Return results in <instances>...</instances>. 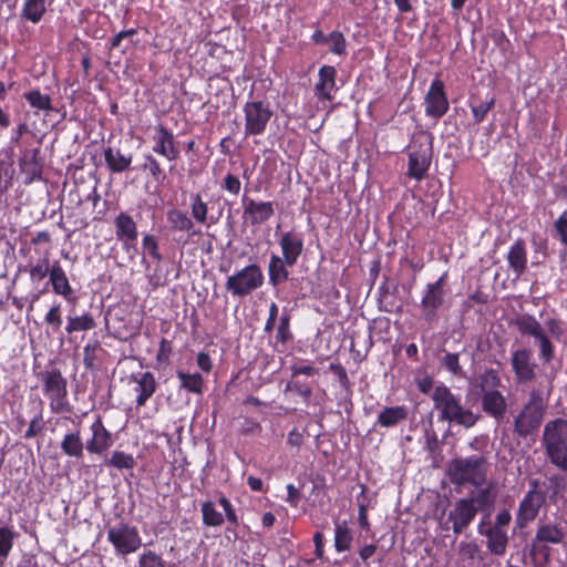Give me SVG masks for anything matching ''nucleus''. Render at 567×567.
Segmentation results:
<instances>
[{
	"instance_id": "1",
	"label": "nucleus",
	"mask_w": 567,
	"mask_h": 567,
	"mask_svg": "<svg viewBox=\"0 0 567 567\" xmlns=\"http://www.w3.org/2000/svg\"><path fill=\"white\" fill-rule=\"evenodd\" d=\"M434 409L439 411L440 419L449 422H456L465 427L473 426L477 416L470 410L462 408L458 400L445 385H439L432 394Z\"/></svg>"
},
{
	"instance_id": "2",
	"label": "nucleus",
	"mask_w": 567,
	"mask_h": 567,
	"mask_svg": "<svg viewBox=\"0 0 567 567\" xmlns=\"http://www.w3.org/2000/svg\"><path fill=\"white\" fill-rule=\"evenodd\" d=\"M544 443L547 455L554 464L567 467V421L556 419L548 422L544 429Z\"/></svg>"
},
{
	"instance_id": "3",
	"label": "nucleus",
	"mask_w": 567,
	"mask_h": 567,
	"mask_svg": "<svg viewBox=\"0 0 567 567\" xmlns=\"http://www.w3.org/2000/svg\"><path fill=\"white\" fill-rule=\"evenodd\" d=\"M264 284V274L259 266L248 265L229 276L225 287L234 297H245Z\"/></svg>"
},
{
	"instance_id": "4",
	"label": "nucleus",
	"mask_w": 567,
	"mask_h": 567,
	"mask_svg": "<svg viewBox=\"0 0 567 567\" xmlns=\"http://www.w3.org/2000/svg\"><path fill=\"white\" fill-rule=\"evenodd\" d=\"M449 474L453 482H471L480 485L485 476V462L480 457L455 460L450 464Z\"/></svg>"
},
{
	"instance_id": "5",
	"label": "nucleus",
	"mask_w": 567,
	"mask_h": 567,
	"mask_svg": "<svg viewBox=\"0 0 567 567\" xmlns=\"http://www.w3.org/2000/svg\"><path fill=\"white\" fill-rule=\"evenodd\" d=\"M107 539L118 555L135 553L142 546V538L135 526L117 524L107 530Z\"/></svg>"
},
{
	"instance_id": "6",
	"label": "nucleus",
	"mask_w": 567,
	"mask_h": 567,
	"mask_svg": "<svg viewBox=\"0 0 567 567\" xmlns=\"http://www.w3.org/2000/svg\"><path fill=\"white\" fill-rule=\"evenodd\" d=\"M483 501L478 497L462 498L457 501L449 514V520L452 522L453 530L460 534L473 520Z\"/></svg>"
},
{
	"instance_id": "7",
	"label": "nucleus",
	"mask_w": 567,
	"mask_h": 567,
	"mask_svg": "<svg viewBox=\"0 0 567 567\" xmlns=\"http://www.w3.org/2000/svg\"><path fill=\"white\" fill-rule=\"evenodd\" d=\"M543 400L533 394L529 402L525 405L515 421V429L520 435H527L535 431L543 419Z\"/></svg>"
},
{
	"instance_id": "8",
	"label": "nucleus",
	"mask_w": 567,
	"mask_h": 567,
	"mask_svg": "<svg viewBox=\"0 0 567 567\" xmlns=\"http://www.w3.org/2000/svg\"><path fill=\"white\" fill-rule=\"evenodd\" d=\"M246 134H261L271 117V111L261 102H248L245 105Z\"/></svg>"
},
{
	"instance_id": "9",
	"label": "nucleus",
	"mask_w": 567,
	"mask_h": 567,
	"mask_svg": "<svg viewBox=\"0 0 567 567\" xmlns=\"http://www.w3.org/2000/svg\"><path fill=\"white\" fill-rule=\"evenodd\" d=\"M425 114L435 120L442 117L449 110V101L444 93V84L441 80H434L426 93Z\"/></svg>"
},
{
	"instance_id": "10",
	"label": "nucleus",
	"mask_w": 567,
	"mask_h": 567,
	"mask_svg": "<svg viewBox=\"0 0 567 567\" xmlns=\"http://www.w3.org/2000/svg\"><path fill=\"white\" fill-rule=\"evenodd\" d=\"M154 146L153 151L168 161H175L179 151L175 146L173 134L162 125H157L154 128Z\"/></svg>"
},
{
	"instance_id": "11",
	"label": "nucleus",
	"mask_w": 567,
	"mask_h": 567,
	"mask_svg": "<svg viewBox=\"0 0 567 567\" xmlns=\"http://www.w3.org/2000/svg\"><path fill=\"white\" fill-rule=\"evenodd\" d=\"M274 214L275 208L271 202L248 199L244 203V218L254 226L266 223Z\"/></svg>"
},
{
	"instance_id": "12",
	"label": "nucleus",
	"mask_w": 567,
	"mask_h": 567,
	"mask_svg": "<svg viewBox=\"0 0 567 567\" xmlns=\"http://www.w3.org/2000/svg\"><path fill=\"white\" fill-rule=\"evenodd\" d=\"M337 71L333 66L323 65L319 69L318 81L315 85V94L319 100L331 101L337 92Z\"/></svg>"
},
{
	"instance_id": "13",
	"label": "nucleus",
	"mask_w": 567,
	"mask_h": 567,
	"mask_svg": "<svg viewBox=\"0 0 567 567\" xmlns=\"http://www.w3.org/2000/svg\"><path fill=\"white\" fill-rule=\"evenodd\" d=\"M279 246L282 251V258L287 266L296 264L297 259L302 252L303 241L300 235L287 231L284 233L279 238Z\"/></svg>"
},
{
	"instance_id": "14",
	"label": "nucleus",
	"mask_w": 567,
	"mask_h": 567,
	"mask_svg": "<svg viewBox=\"0 0 567 567\" xmlns=\"http://www.w3.org/2000/svg\"><path fill=\"white\" fill-rule=\"evenodd\" d=\"M116 238L128 249L137 239L136 223L125 213L118 214L114 219Z\"/></svg>"
},
{
	"instance_id": "15",
	"label": "nucleus",
	"mask_w": 567,
	"mask_h": 567,
	"mask_svg": "<svg viewBox=\"0 0 567 567\" xmlns=\"http://www.w3.org/2000/svg\"><path fill=\"white\" fill-rule=\"evenodd\" d=\"M130 380L135 384L134 391L137 393L136 404L143 406L156 390V380L151 372L132 374Z\"/></svg>"
},
{
	"instance_id": "16",
	"label": "nucleus",
	"mask_w": 567,
	"mask_h": 567,
	"mask_svg": "<svg viewBox=\"0 0 567 567\" xmlns=\"http://www.w3.org/2000/svg\"><path fill=\"white\" fill-rule=\"evenodd\" d=\"M92 437L86 442V450L90 453L101 454L113 443L111 433L104 427L100 417L91 425Z\"/></svg>"
},
{
	"instance_id": "17",
	"label": "nucleus",
	"mask_w": 567,
	"mask_h": 567,
	"mask_svg": "<svg viewBox=\"0 0 567 567\" xmlns=\"http://www.w3.org/2000/svg\"><path fill=\"white\" fill-rule=\"evenodd\" d=\"M544 503V496L540 492L533 489L527 493L519 505L518 523L524 525L533 520Z\"/></svg>"
},
{
	"instance_id": "18",
	"label": "nucleus",
	"mask_w": 567,
	"mask_h": 567,
	"mask_svg": "<svg viewBox=\"0 0 567 567\" xmlns=\"http://www.w3.org/2000/svg\"><path fill=\"white\" fill-rule=\"evenodd\" d=\"M512 365L519 381H530L534 378L532 353L527 350H518L513 353Z\"/></svg>"
},
{
	"instance_id": "19",
	"label": "nucleus",
	"mask_w": 567,
	"mask_h": 567,
	"mask_svg": "<svg viewBox=\"0 0 567 567\" xmlns=\"http://www.w3.org/2000/svg\"><path fill=\"white\" fill-rule=\"evenodd\" d=\"M443 284L444 277H441L434 284L427 286L426 293L422 299V306L430 313H433L442 305L444 297Z\"/></svg>"
},
{
	"instance_id": "20",
	"label": "nucleus",
	"mask_w": 567,
	"mask_h": 567,
	"mask_svg": "<svg viewBox=\"0 0 567 567\" xmlns=\"http://www.w3.org/2000/svg\"><path fill=\"white\" fill-rule=\"evenodd\" d=\"M431 158L426 151L412 152L409 156V176L421 179L430 167Z\"/></svg>"
},
{
	"instance_id": "21",
	"label": "nucleus",
	"mask_w": 567,
	"mask_h": 567,
	"mask_svg": "<svg viewBox=\"0 0 567 567\" xmlns=\"http://www.w3.org/2000/svg\"><path fill=\"white\" fill-rule=\"evenodd\" d=\"M50 282L52 284L53 291L56 295L63 296L65 299H70L72 295V287L65 271L59 264L53 265L50 269Z\"/></svg>"
},
{
	"instance_id": "22",
	"label": "nucleus",
	"mask_w": 567,
	"mask_h": 567,
	"mask_svg": "<svg viewBox=\"0 0 567 567\" xmlns=\"http://www.w3.org/2000/svg\"><path fill=\"white\" fill-rule=\"evenodd\" d=\"M507 262L509 268L516 274V276H520L527 264V254L524 247V244L518 240L516 241L508 250L507 254Z\"/></svg>"
},
{
	"instance_id": "23",
	"label": "nucleus",
	"mask_w": 567,
	"mask_h": 567,
	"mask_svg": "<svg viewBox=\"0 0 567 567\" xmlns=\"http://www.w3.org/2000/svg\"><path fill=\"white\" fill-rule=\"evenodd\" d=\"M483 409L492 416L499 419L504 415L506 402L498 391H488L483 396Z\"/></svg>"
},
{
	"instance_id": "24",
	"label": "nucleus",
	"mask_w": 567,
	"mask_h": 567,
	"mask_svg": "<svg viewBox=\"0 0 567 567\" xmlns=\"http://www.w3.org/2000/svg\"><path fill=\"white\" fill-rule=\"evenodd\" d=\"M45 392L52 400V404L61 403V400L66 394V385L64 379L59 373H50L45 380Z\"/></svg>"
},
{
	"instance_id": "25",
	"label": "nucleus",
	"mask_w": 567,
	"mask_h": 567,
	"mask_svg": "<svg viewBox=\"0 0 567 567\" xmlns=\"http://www.w3.org/2000/svg\"><path fill=\"white\" fill-rule=\"evenodd\" d=\"M487 547L495 555H503L505 553L508 537L506 529L491 527L486 532Z\"/></svg>"
},
{
	"instance_id": "26",
	"label": "nucleus",
	"mask_w": 567,
	"mask_h": 567,
	"mask_svg": "<svg viewBox=\"0 0 567 567\" xmlns=\"http://www.w3.org/2000/svg\"><path fill=\"white\" fill-rule=\"evenodd\" d=\"M406 410L403 406H390L383 409L378 415V423L383 427L394 426L406 419Z\"/></svg>"
},
{
	"instance_id": "27",
	"label": "nucleus",
	"mask_w": 567,
	"mask_h": 567,
	"mask_svg": "<svg viewBox=\"0 0 567 567\" xmlns=\"http://www.w3.org/2000/svg\"><path fill=\"white\" fill-rule=\"evenodd\" d=\"M105 162L112 172L121 173L131 165V156L123 155L120 151L111 147L104 151Z\"/></svg>"
},
{
	"instance_id": "28",
	"label": "nucleus",
	"mask_w": 567,
	"mask_h": 567,
	"mask_svg": "<svg viewBox=\"0 0 567 567\" xmlns=\"http://www.w3.org/2000/svg\"><path fill=\"white\" fill-rule=\"evenodd\" d=\"M47 10V0H24L22 17L32 22H39Z\"/></svg>"
},
{
	"instance_id": "29",
	"label": "nucleus",
	"mask_w": 567,
	"mask_h": 567,
	"mask_svg": "<svg viewBox=\"0 0 567 567\" xmlns=\"http://www.w3.org/2000/svg\"><path fill=\"white\" fill-rule=\"evenodd\" d=\"M203 523L206 526L218 527L224 524V515L217 509L212 501L202 504Z\"/></svg>"
},
{
	"instance_id": "30",
	"label": "nucleus",
	"mask_w": 567,
	"mask_h": 567,
	"mask_svg": "<svg viewBox=\"0 0 567 567\" xmlns=\"http://www.w3.org/2000/svg\"><path fill=\"white\" fill-rule=\"evenodd\" d=\"M62 451L74 457H80L83 454V443L79 433H68L61 442Z\"/></svg>"
},
{
	"instance_id": "31",
	"label": "nucleus",
	"mask_w": 567,
	"mask_h": 567,
	"mask_svg": "<svg viewBox=\"0 0 567 567\" xmlns=\"http://www.w3.org/2000/svg\"><path fill=\"white\" fill-rule=\"evenodd\" d=\"M167 220L174 230L188 231L193 227L192 219L179 209H171L167 212Z\"/></svg>"
},
{
	"instance_id": "32",
	"label": "nucleus",
	"mask_w": 567,
	"mask_h": 567,
	"mask_svg": "<svg viewBox=\"0 0 567 567\" xmlns=\"http://www.w3.org/2000/svg\"><path fill=\"white\" fill-rule=\"evenodd\" d=\"M517 328L524 334H529L538 339L544 334L540 323L530 316H523L517 319Z\"/></svg>"
},
{
	"instance_id": "33",
	"label": "nucleus",
	"mask_w": 567,
	"mask_h": 567,
	"mask_svg": "<svg viewBox=\"0 0 567 567\" xmlns=\"http://www.w3.org/2000/svg\"><path fill=\"white\" fill-rule=\"evenodd\" d=\"M177 378L181 380L182 388L193 393H202L204 381L200 374L178 371Z\"/></svg>"
},
{
	"instance_id": "34",
	"label": "nucleus",
	"mask_w": 567,
	"mask_h": 567,
	"mask_svg": "<svg viewBox=\"0 0 567 567\" xmlns=\"http://www.w3.org/2000/svg\"><path fill=\"white\" fill-rule=\"evenodd\" d=\"M352 535L346 523H338L334 528V546L338 551L350 548Z\"/></svg>"
},
{
	"instance_id": "35",
	"label": "nucleus",
	"mask_w": 567,
	"mask_h": 567,
	"mask_svg": "<svg viewBox=\"0 0 567 567\" xmlns=\"http://www.w3.org/2000/svg\"><path fill=\"white\" fill-rule=\"evenodd\" d=\"M285 260L278 256H272L269 262V277L274 284L285 280L288 271L285 268Z\"/></svg>"
},
{
	"instance_id": "36",
	"label": "nucleus",
	"mask_w": 567,
	"mask_h": 567,
	"mask_svg": "<svg viewBox=\"0 0 567 567\" xmlns=\"http://www.w3.org/2000/svg\"><path fill=\"white\" fill-rule=\"evenodd\" d=\"M95 326L94 320L89 315H83L80 317L69 318L65 330L68 333L76 332V331H86L93 329Z\"/></svg>"
},
{
	"instance_id": "37",
	"label": "nucleus",
	"mask_w": 567,
	"mask_h": 567,
	"mask_svg": "<svg viewBox=\"0 0 567 567\" xmlns=\"http://www.w3.org/2000/svg\"><path fill=\"white\" fill-rule=\"evenodd\" d=\"M536 536L540 542L557 544L561 540L563 533L557 526L547 524L538 528Z\"/></svg>"
},
{
	"instance_id": "38",
	"label": "nucleus",
	"mask_w": 567,
	"mask_h": 567,
	"mask_svg": "<svg viewBox=\"0 0 567 567\" xmlns=\"http://www.w3.org/2000/svg\"><path fill=\"white\" fill-rule=\"evenodd\" d=\"M106 463L118 468V470H130L135 465L134 457L131 454H127L122 451H114Z\"/></svg>"
},
{
	"instance_id": "39",
	"label": "nucleus",
	"mask_w": 567,
	"mask_h": 567,
	"mask_svg": "<svg viewBox=\"0 0 567 567\" xmlns=\"http://www.w3.org/2000/svg\"><path fill=\"white\" fill-rule=\"evenodd\" d=\"M17 534L9 527H0V558H6L10 554Z\"/></svg>"
},
{
	"instance_id": "40",
	"label": "nucleus",
	"mask_w": 567,
	"mask_h": 567,
	"mask_svg": "<svg viewBox=\"0 0 567 567\" xmlns=\"http://www.w3.org/2000/svg\"><path fill=\"white\" fill-rule=\"evenodd\" d=\"M25 99L33 109L47 111L51 109V99L47 94L39 91H31L25 93Z\"/></svg>"
},
{
	"instance_id": "41",
	"label": "nucleus",
	"mask_w": 567,
	"mask_h": 567,
	"mask_svg": "<svg viewBox=\"0 0 567 567\" xmlns=\"http://www.w3.org/2000/svg\"><path fill=\"white\" fill-rule=\"evenodd\" d=\"M326 44L329 45V50L338 55L346 54L347 43L343 34L338 31L331 32L329 35H327V42Z\"/></svg>"
},
{
	"instance_id": "42",
	"label": "nucleus",
	"mask_w": 567,
	"mask_h": 567,
	"mask_svg": "<svg viewBox=\"0 0 567 567\" xmlns=\"http://www.w3.org/2000/svg\"><path fill=\"white\" fill-rule=\"evenodd\" d=\"M208 207L199 195L193 196L192 215L198 223H205L207 218Z\"/></svg>"
},
{
	"instance_id": "43",
	"label": "nucleus",
	"mask_w": 567,
	"mask_h": 567,
	"mask_svg": "<svg viewBox=\"0 0 567 567\" xmlns=\"http://www.w3.org/2000/svg\"><path fill=\"white\" fill-rule=\"evenodd\" d=\"M142 246L145 254H148L156 261H161L162 256L158 251L157 240L154 236L145 235L143 237Z\"/></svg>"
},
{
	"instance_id": "44",
	"label": "nucleus",
	"mask_w": 567,
	"mask_h": 567,
	"mask_svg": "<svg viewBox=\"0 0 567 567\" xmlns=\"http://www.w3.org/2000/svg\"><path fill=\"white\" fill-rule=\"evenodd\" d=\"M494 99H489L488 101L482 102L477 105H471L475 123H481L485 118L486 114L494 106Z\"/></svg>"
},
{
	"instance_id": "45",
	"label": "nucleus",
	"mask_w": 567,
	"mask_h": 567,
	"mask_svg": "<svg viewBox=\"0 0 567 567\" xmlns=\"http://www.w3.org/2000/svg\"><path fill=\"white\" fill-rule=\"evenodd\" d=\"M48 274L50 275L49 260L43 259L34 265L30 270L31 279L34 281H40L44 279Z\"/></svg>"
},
{
	"instance_id": "46",
	"label": "nucleus",
	"mask_w": 567,
	"mask_h": 567,
	"mask_svg": "<svg viewBox=\"0 0 567 567\" xmlns=\"http://www.w3.org/2000/svg\"><path fill=\"white\" fill-rule=\"evenodd\" d=\"M140 567H164V563L156 553L150 550L141 555Z\"/></svg>"
},
{
	"instance_id": "47",
	"label": "nucleus",
	"mask_w": 567,
	"mask_h": 567,
	"mask_svg": "<svg viewBox=\"0 0 567 567\" xmlns=\"http://www.w3.org/2000/svg\"><path fill=\"white\" fill-rule=\"evenodd\" d=\"M218 503H219V505L223 507V509L225 512L226 519L230 524L237 525L238 524V518H237L236 512H235L233 505L230 504V502L225 496H220L218 498Z\"/></svg>"
},
{
	"instance_id": "48",
	"label": "nucleus",
	"mask_w": 567,
	"mask_h": 567,
	"mask_svg": "<svg viewBox=\"0 0 567 567\" xmlns=\"http://www.w3.org/2000/svg\"><path fill=\"white\" fill-rule=\"evenodd\" d=\"M539 343L540 349V358L548 362L553 358V346L549 339L545 336V333L536 339Z\"/></svg>"
},
{
	"instance_id": "49",
	"label": "nucleus",
	"mask_w": 567,
	"mask_h": 567,
	"mask_svg": "<svg viewBox=\"0 0 567 567\" xmlns=\"http://www.w3.org/2000/svg\"><path fill=\"white\" fill-rule=\"evenodd\" d=\"M45 322L48 324H51L55 328H60L62 324V318L60 315V305L56 303L51 307V309L48 311L44 318Z\"/></svg>"
},
{
	"instance_id": "50",
	"label": "nucleus",
	"mask_w": 567,
	"mask_h": 567,
	"mask_svg": "<svg viewBox=\"0 0 567 567\" xmlns=\"http://www.w3.org/2000/svg\"><path fill=\"white\" fill-rule=\"evenodd\" d=\"M477 546L474 543H462L460 545V558L462 560H471L477 555Z\"/></svg>"
},
{
	"instance_id": "51",
	"label": "nucleus",
	"mask_w": 567,
	"mask_h": 567,
	"mask_svg": "<svg viewBox=\"0 0 567 567\" xmlns=\"http://www.w3.org/2000/svg\"><path fill=\"white\" fill-rule=\"evenodd\" d=\"M555 228L560 237V240L567 246V214L564 213L555 223Z\"/></svg>"
},
{
	"instance_id": "52",
	"label": "nucleus",
	"mask_w": 567,
	"mask_h": 567,
	"mask_svg": "<svg viewBox=\"0 0 567 567\" xmlns=\"http://www.w3.org/2000/svg\"><path fill=\"white\" fill-rule=\"evenodd\" d=\"M224 187L229 193L237 195L240 190V181L236 176L228 174L224 179Z\"/></svg>"
},
{
	"instance_id": "53",
	"label": "nucleus",
	"mask_w": 567,
	"mask_h": 567,
	"mask_svg": "<svg viewBox=\"0 0 567 567\" xmlns=\"http://www.w3.org/2000/svg\"><path fill=\"white\" fill-rule=\"evenodd\" d=\"M511 519V513L507 509H503L496 515L495 524L493 527L506 529V526L509 524Z\"/></svg>"
},
{
	"instance_id": "54",
	"label": "nucleus",
	"mask_w": 567,
	"mask_h": 567,
	"mask_svg": "<svg viewBox=\"0 0 567 567\" xmlns=\"http://www.w3.org/2000/svg\"><path fill=\"white\" fill-rule=\"evenodd\" d=\"M444 365L452 373L456 374L460 370L458 355L453 353L446 354L444 358Z\"/></svg>"
},
{
	"instance_id": "55",
	"label": "nucleus",
	"mask_w": 567,
	"mask_h": 567,
	"mask_svg": "<svg viewBox=\"0 0 567 567\" xmlns=\"http://www.w3.org/2000/svg\"><path fill=\"white\" fill-rule=\"evenodd\" d=\"M135 35V30L131 29L127 31H122L118 34H116L112 41L113 48H118L122 43V41L128 39L131 43H133V37Z\"/></svg>"
},
{
	"instance_id": "56",
	"label": "nucleus",
	"mask_w": 567,
	"mask_h": 567,
	"mask_svg": "<svg viewBox=\"0 0 567 567\" xmlns=\"http://www.w3.org/2000/svg\"><path fill=\"white\" fill-rule=\"evenodd\" d=\"M197 365L204 372H209L213 369V363L209 355L205 352H199L197 355Z\"/></svg>"
},
{
	"instance_id": "57",
	"label": "nucleus",
	"mask_w": 567,
	"mask_h": 567,
	"mask_svg": "<svg viewBox=\"0 0 567 567\" xmlns=\"http://www.w3.org/2000/svg\"><path fill=\"white\" fill-rule=\"evenodd\" d=\"M546 327L548 331L555 337L559 338L563 334V328L558 320L556 319H549L546 322Z\"/></svg>"
},
{
	"instance_id": "58",
	"label": "nucleus",
	"mask_w": 567,
	"mask_h": 567,
	"mask_svg": "<svg viewBox=\"0 0 567 567\" xmlns=\"http://www.w3.org/2000/svg\"><path fill=\"white\" fill-rule=\"evenodd\" d=\"M171 354V346L166 340H162L157 353L159 361H167Z\"/></svg>"
},
{
	"instance_id": "59",
	"label": "nucleus",
	"mask_w": 567,
	"mask_h": 567,
	"mask_svg": "<svg viewBox=\"0 0 567 567\" xmlns=\"http://www.w3.org/2000/svg\"><path fill=\"white\" fill-rule=\"evenodd\" d=\"M288 497L287 502L290 503L292 506H297L298 499H299V491L292 484H289L287 486Z\"/></svg>"
},
{
	"instance_id": "60",
	"label": "nucleus",
	"mask_w": 567,
	"mask_h": 567,
	"mask_svg": "<svg viewBox=\"0 0 567 567\" xmlns=\"http://www.w3.org/2000/svg\"><path fill=\"white\" fill-rule=\"evenodd\" d=\"M147 163L151 174L154 177H158L162 173L158 162L153 156L150 155L147 156Z\"/></svg>"
},
{
	"instance_id": "61",
	"label": "nucleus",
	"mask_w": 567,
	"mask_h": 567,
	"mask_svg": "<svg viewBox=\"0 0 567 567\" xmlns=\"http://www.w3.org/2000/svg\"><path fill=\"white\" fill-rule=\"evenodd\" d=\"M313 542L316 546V554L318 557H321L323 554V536L320 532L315 534Z\"/></svg>"
},
{
	"instance_id": "62",
	"label": "nucleus",
	"mask_w": 567,
	"mask_h": 567,
	"mask_svg": "<svg viewBox=\"0 0 567 567\" xmlns=\"http://www.w3.org/2000/svg\"><path fill=\"white\" fill-rule=\"evenodd\" d=\"M247 484L252 491L259 492L262 488V481L256 476H249L247 478Z\"/></svg>"
},
{
	"instance_id": "63",
	"label": "nucleus",
	"mask_w": 567,
	"mask_h": 567,
	"mask_svg": "<svg viewBox=\"0 0 567 567\" xmlns=\"http://www.w3.org/2000/svg\"><path fill=\"white\" fill-rule=\"evenodd\" d=\"M316 372L315 368L310 365H298L293 368V374L312 375Z\"/></svg>"
},
{
	"instance_id": "64",
	"label": "nucleus",
	"mask_w": 567,
	"mask_h": 567,
	"mask_svg": "<svg viewBox=\"0 0 567 567\" xmlns=\"http://www.w3.org/2000/svg\"><path fill=\"white\" fill-rule=\"evenodd\" d=\"M394 3L401 12H409L412 10L410 0H394Z\"/></svg>"
}]
</instances>
